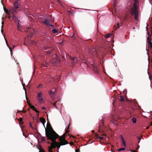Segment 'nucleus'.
<instances>
[{"mask_svg": "<svg viewBox=\"0 0 152 152\" xmlns=\"http://www.w3.org/2000/svg\"><path fill=\"white\" fill-rule=\"evenodd\" d=\"M134 3L133 5L129 8V12L132 16H134V19L137 20L138 18V6L139 5V0H133Z\"/></svg>", "mask_w": 152, "mask_h": 152, "instance_id": "obj_1", "label": "nucleus"}, {"mask_svg": "<svg viewBox=\"0 0 152 152\" xmlns=\"http://www.w3.org/2000/svg\"><path fill=\"white\" fill-rule=\"evenodd\" d=\"M53 130L50 123L47 124V129H45V135L48 139L58 135Z\"/></svg>", "mask_w": 152, "mask_h": 152, "instance_id": "obj_2", "label": "nucleus"}, {"mask_svg": "<svg viewBox=\"0 0 152 152\" xmlns=\"http://www.w3.org/2000/svg\"><path fill=\"white\" fill-rule=\"evenodd\" d=\"M60 61L61 60L59 59L58 56L55 55V57H53L50 61L54 65L56 66L57 64L60 63Z\"/></svg>", "mask_w": 152, "mask_h": 152, "instance_id": "obj_3", "label": "nucleus"}, {"mask_svg": "<svg viewBox=\"0 0 152 152\" xmlns=\"http://www.w3.org/2000/svg\"><path fill=\"white\" fill-rule=\"evenodd\" d=\"M59 136L58 135V134L57 135H56L50 138L49 139H52V140H54V141H55V142L56 143V147H57L58 148V149H59L60 146L61 145H61V142H56V139H57V138H59Z\"/></svg>", "mask_w": 152, "mask_h": 152, "instance_id": "obj_4", "label": "nucleus"}, {"mask_svg": "<svg viewBox=\"0 0 152 152\" xmlns=\"http://www.w3.org/2000/svg\"><path fill=\"white\" fill-rule=\"evenodd\" d=\"M8 18L10 20H12L15 22H18V24L17 25V27L19 29V21L17 17H15L14 15H11L10 14L9 16H8Z\"/></svg>", "mask_w": 152, "mask_h": 152, "instance_id": "obj_5", "label": "nucleus"}, {"mask_svg": "<svg viewBox=\"0 0 152 152\" xmlns=\"http://www.w3.org/2000/svg\"><path fill=\"white\" fill-rule=\"evenodd\" d=\"M48 140H50L52 142L50 143V146H48V151L49 152H53L52 150V148H55L56 147V143L55 142L54 140H53L51 139H48Z\"/></svg>", "mask_w": 152, "mask_h": 152, "instance_id": "obj_6", "label": "nucleus"}, {"mask_svg": "<svg viewBox=\"0 0 152 152\" xmlns=\"http://www.w3.org/2000/svg\"><path fill=\"white\" fill-rule=\"evenodd\" d=\"M4 9L5 12L7 14H8V16H9L10 14L11 15H13L12 13L16 12V10L13 7H12L9 10H7L4 8Z\"/></svg>", "mask_w": 152, "mask_h": 152, "instance_id": "obj_7", "label": "nucleus"}, {"mask_svg": "<svg viewBox=\"0 0 152 152\" xmlns=\"http://www.w3.org/2000/svg\"><path fill=\"white\" fill-rule=\"evenodd\" d=\"M66 57L67 59H70L72 63H76L78 61V59L77 57H73L70 56L68 54L66 53Z\"/></svg>", "mask_w": 152, "mask_h": 152, "instance_id": "obj_8", "label": "nucleus"}, {"mask_svg": "<svg viewBox=\"0 0 152 152\" xmlns=\"http://www.w3.org/2000/svg\"><path fill=\"white\" fill-rule=\"evenodd\" d=\"M59 140L61 143V145H64L68 143V142L65 139V137L64 136H61L59 138Z\"/></svg>", "mask_w": 152, "mask_h": 152, "instance_id": "obj_9", "label": "nucleus"}, {"mask_svg": "<svg viewBox=\"0 0 152 152\" xmlns=\"http://www.w3.org/2000/svg\"><path fill=\"white\" fill-rule=\"evenodd\" d=\"M92 68L94 73L99 74V71L97 65L93 64H92Z\"/></svg>", "mask_w": 152, "mask_h": 152, "instance_id": "obj_10", "label": "nucleus"}, {"mask_svg": "<svg viewBox=\"0 0 152 152\" xmlns=\"http://www.w3.org/2000/svg\"><path fill=\"white\" fill-rule=\"evenodd\" d=\"M27 32L30 34L29 36L31 37L34 34V29L31 28H28L27 29Z\"/></svg>", "mask_w": 152, "mask_h": 152, "instance_id": "obj_11", "label": "nucleus"}, {"mask_svg": "<svg viewBox=\"0 0 152 152\" xmlns=\"http://www.w3.org/2000/svg\"><path fill=\"white\" fill-rule=\"evenodd\" d=\"M60 103L61 102L60 100L56 101V102L53 103H51V104L53 105V106H54L57 109H58V108L57 106V104L58 105L60 104Z\"/></svg>", "mask_w": 152, "mask_h": 152, "instance_id": "obj_12", "label": "nucleus"}, {"mask_svg": "<svg viewBox=\"0 0 152 152\" xmlns=\"http://www.w3.org/2000/svg\"><path fill=\"white\" fill-rule=\"evenodd\" d=\"M49 49H50L47 51L46 52H45L47 53V54H48L49 53H50L51 51L53 50V49L50 48V47H46L44 48V50H47Z\"/></svg>", "mask_w": 152, "mask_h": 152, "instance_id": "obj_13", "label": "nucleus"}, {"mask_svg": "<svg viewBox=\"0 0 152 152\" xmlns=\"http://www.w3.org/2000/svg\"><path fill=\"white\" fill-rule=\"evenodd\" d=\"M41 94L40 93H39L37 94V99L39 100V101L40 102H42L43 101V99L42 97L41 96Z\"/></svg>", "mask_w": 152, "mask_h": 152, "instance_id": "obj_14", "label": "nucleus"}, {"mask_svg": "<svg viewBox=\"0 0 152 152\" xmlns=\"http://www.w3.org/2000/svg\"><path fill=\"white\" fill-rule=\"evenodd\" d=\"M37 147L39 150V152H45L44 150L40 145L37 146Z\"/></svg>", "mask_w": 152, "mask_h": 152, "instance_id": "obj_15", "label": "nucleus"}, {"mask_svg": "<svg viewBox=\"0 0 152 152\" xmlns=\"http://www.w3.org/2000/svg\"><path fill=\"white\" fill-rule=\"evenodd\" d=\"M29 106H30L31 108L34 111H35L36 113H38L37 115H38V114L39 113L38 111L31 104H29Z\"/></svg>", "mask_w": 152, "mask_h": 152, "instance_id": "obj_16", "label": "nucleus"}, {"mask_svg": "<svg viewBox=\"0 0 152 152\" xmlns=\"http://www.w3.org/2000/svg\"><path fill=\"white\" fill-rule=\"evenodd\" d=\"M42 23H44L48 26H50V25L49 23V21L47 19H45L42 22Z\"/></svg>", "mask_w": 152, "mask_h": 152, "instance_id": "obj_17", "label": "nucleus"}, {"mask_svg": "<svg viewBox=\"0 0 152 152\" xmlns=\"http://www.w3.org/2000/svg\"><path fill=\"white\" fill-rule=\"evenodd\" d=\"M18 5L19 4L18 3V1H16L14 3V8L16 10L19 8Z\"/></svg>", "mask_w": 152, "mask_h": 152, "instance_id": "obj_18", "label": "nucleus"}, {"mask_svg": "<svg viewBox=\"0 0 152 152\" xmlns=\"http://www.w3.org/2000/svg\"><path fill=\"white\" fill-rule=\"evenodd\" d=\"M124 19L125 20H131L132 18L130 16H129L128 15H126L125 17H124Z\"/></svg>", "mask_w": 152, "mask_h": 152, "instance_id": "obj_19", "label": "nucleus"}, {"mask_svg": "<svg viewBox=\"0 0 152 152\" xmlns=\"http://www.w3.org/2000/svg\"><path fill=\"white\" fill-rule=\"evenodd\" d=\"M40 121L42 123L43 126H44L45 123L46 122L45 119L43 118H40Z\"/></svg>", "mask_w": 152, "mask_h": 152, "instance_id": "obj_20", "label": "nucleus"}, {"mask_svg": "<svg viewBox=\"0 0 152 152\" xmlns=\"http://www.w3.org/2000/svg\"><path fill=\"white\" fill-rule=\"evenodd\" d=\"M91 53L92 55L93 56H95L97 54V52L96 51V49L94 48L93 49L92 52H91Z\"/></svg>", "mask_w": 152, "mask_h": 152, "instance_id": "obj_21", "label": "nucleus"}, {"mask_svg": "<svg viewBox=\"0 0 152 152\" xmlns=\"http://www.w3.org/2000/svg\"><path fill=\"white\" fill-rule=\"evenodd\" d=\"M49 94L50 95L51 97H52L55 94V92H52V91H49Z\"/></svg>", "mask_w": 152, "mask_h": 152, "instance_id": "obj_22", "label": "nucleus"}, {"mask_svg": "<svg viewBox=\"0 0 152 152\" xmlns=\"http://www.w3.org/2000/svg\"><path fill=\"white\" fill-rule=\"evenodd\" d=\"M95 136H96V138H98L100 140H102L103 139H104V137H99V134H96Z\"/></svg>", "mask_w": 152, "mask_h": 152, "instance_id": "obj_23", "label": "nucleus"}, {"mask_svg": "<svg viewBox=\"0 0 152 152\" xmlns=\"http://www.w3.org/2000/svg\"><path fill=\"white\" fill-rule=\"evenodd\" d=\"M42 65L44 67H47L48 66V64L45 61L42 63Z\"/></svg>", "mask_w": 152, "mask_h": 152, "instance_id": "obj_24", "label": "nucleus"}, {"mask_svg": "<svg viewBox=\"0 0 152 152\" xmlns=\"http://www.w3.org/2000/svg\"><path fill=\"white\" fill-rule=\"evenodd\" d=\"M117 27H116L115 26H114L113 27L114 30H116L119 27V23H117Z\"/></svg>", "mask_w": 152, "mask_h": 152, "instance_id": "obj_25", "label": "nucleus"}, {"mask_svg": "<svg viewBox=\"0 0 152 152\" xmlns=\"http://www.w3.org/2000/svg\"><path fill=\"white\" fill-rule=\"evenodd\" d=\"M5 41H6V44H7V45L8 46V47H9V49H10V51L11 52H12V48H10V46H9V44H8L7 43V40L6 39H5Z\"/></svg>", "mask_w": 152, "mask_h": 152, "instance_id": "obj_26", "label": "nucleus"}, {"mask_svg": "<svg viewBox=\"0 0 152 152\" xmlns=\"http://www.w3.org/2000/svg\"><path fill=\"white\" fill-rule=\"evenodd\" d=\"M147 43L148 44L150 43L151 42V38H149V37H148L147 38Z\"/></svg>", "mask_w": 152, "mask_h": 152, "instance_id": "obj_27", "label": "nucleus"}, {"mask_svg": "<svg viewBox=\"0 0 152 152\" xmlns=\"http://www.w3.org/2000/svg\"><path fill=\"white\" fill-rule=\"evenodd\" d=\"M67 12L68 13L69 15L70 14L71 15H73V13L72 12V9H71L70 10L68 11Z\"/></svg>", "mask_w": 152, "mask_h": 152, "instance_id": "obj_28", "label": "nucleus"}, {"mask_svg": "<svg viewBox=\"0 0 152 152\" xmlns=\"http://www.w3.org/2000/svg\"><path fill=\"white\" fill-rule=\"evenodd\" d=\"M121 99L120 101L121 102H123L124 101V98L123 96L121 95L120 96Z\"/></svg>", "mask_w": 152, "mask_h": 152, "instance_id": "obj_29", "label": "nucleus"}, {"mask_svg": "<svg viewBox=\"0 0 152 152\" xmlns=\"http://www.w3.org/2000/svg\"><path fill=\"white\" fill-rule=\"evenodd\" d=\"M132 122L134 123H135L136 122V118H133L132 119Z\"/></svg>", "mask_w": 152, "mask_h": 152, "instance_id": "obj_30", "label": "nucleus"}, {"mask_svg": "<svg viewBox=\"0 0 152 152\" xmlns=\"http://www.w3.org/2000/svg\"><path fill=\"white\" fill-rule=\"evenodd\" d=\"M104 125L103 124V120H102V121H101L100 123V127H101L102 126H103Z\"/></svg>", "mask_w": 152, "mask_h": 152, "instance_id": "obj_31", "label": "nucleus"}, {"mask_svg": "<svg viewBox=\"0 0 152 152\" xmlns=\"http://www.w3.org/2000/svg\"><path fill=\"white\" fill-rule=\"evenodd\" d=\"M18 121L19 122H20V123L21 124H23V118L21 117L19 118Z\"/></svg>", "mask_w": 152, "mask_h": 152, "instance_id": "obj_32", "label": "nucleus"}, {"mask_svg": "<svg viewBox=\"0 0 152 152\" xmlns=\"http://www.w3.org/2000/svg\"><path fill=\"white\" fill-rule=\"evenodd\" d=\"M152 47V43L148 44V48L150 49H151Z\"/></svg>", "mask_w": 152, "mask_h": 152, "instance_id": "obj_33", "label": "nucleus"}, {"mask_svg": "<svg viewBox=\"0 0 152 152\" xmlns=\"http://www.w3.org/2000/svg\"><path fill=\"white\" fill-rule=\"evenodd\" d=\"M111 35V34H106L105 36V37L106 38H107L109 37Z\"/></svg>", "mask_w": 152, "mask_h": 152, "instance_id": "obj_34", "label": "nucleus"}, {"mask_svg": "<svg viewBox=\"0 0 152 152\" xmlns=\"http://www.w3.org/2000/svg\"><path fill=\"white\" fill-rule=\"evenodd\" d=\"M52 32L53 34H56L58 32V31L56 29H53L52 30Z\"/></svg>", "mask_w": 152, "mask_h": 152, "instance_id": "obj_35", "label": "nucleus"}, {"mask_svg": "<svg viewBox=\"0 0 152 152\" xmlns=\"http://www.w3.org/2000/svg\"><path fill=\"white\" fill-rule=\"evenodd\" d=\"M50 39V37L49 36H46L45 38V40H49Z\"/></svg>", "mask_w": 152, "mask_h": 152, "instance_id": "obj_36", "label": "nucleus"}, {"mask_svg": "<svg viewBox=\"0 0 152 152\" xmlns=\"http://www.w3.org/2000/svg\"><path fill=\"white\" fill-rule=\"evenodd\" d=\"M125 149H126V148H123L118 149V151H124L125 150Z\"/></svg>", "mask_w": 152, "mask_h": 152, "instance_id": "obj_37", "label": "nucleus"}, {"mask_svg": "<svg viewBox=\"0 0 152 152\" xmlns=\"http://www.w3.org/2000/svg\"><path fill=\"white\" fill-rule=\"evenodd\" d=\"M69 125H68L67 129H65L66 130V133H67L69 132Z\"/></svg>", "mask_w": 152, "mask_h": 152, "instance_id": "obj_38", "label": "nucleus"}, {"mask_svg": "<svg viewBox=\"0 0 152 152\" xmlns=\"http://www.w3.org/2000/svg\"><path fill=\"white\" fill-rule=\"evenodd\" d=\"M122 145L125 147H126V145L125 141L122 142Z\"/></svg>", "mask_w": 152, "mask_h": 152, "instance_id": "obj_39", "label": "nucleus"}, {"mask_svg": "<svg viewBox=\"0 0 152 152\" xmlns=\"http://www.w3.org/2000/svg\"><path fill=\"white\" fill-rule=\"evenodd\" d=\"M121 140L122 142L124 141V138L122 135L121 136Z\"/></svg>", "mask_w": 152, "mask_h": 152, "instance_id": "obj_40", "label": "nucleus"}, {"mask_svg": "<svg viewBox=\"0 0 152 152\" xmlns=\"http://www.w3.org/2000/svg\"><path fill=\"white\" fill-rule=\"evenodd\" d=\"M52 92H56V89L55 88H54L52 89V90H51Z\"/></svg>", "mask_w": 152, "mask_h": 152, "instance_id": "obj_41", "label": "nucleus"}, {"mask_svg": "<svg viewBox=\"0 0 152 152\" xmlns=\"http://www.w3.org/2000/svg\"><path fill=\"white\" fill-rule=\"evenodd\" d=\"M74 33H71V34L70 35V36L71 37H72L74 36Z\"/></svg>", "mask_w": 152, "mask_h": 152, "instance_id": "obj_42", "label": "nucleus"}, {"mask_svg": "<svg viewBox=\"0 0 152 152\" xmlns=\"http://www.w3.org/2000/svg\"><path fill=\"white\" fill-rule=\"evenodd\" d=\"M47 35V33H43L42 34V35L43 37H44L45 36H46Z\"/></svg>", "mask_w": 152, "mask_h": 152, "instance_id": "obj_43", "label": "nucleus"}, {"mask_svg": "<svg viewBox=\"0 0 152 152\" xmlns=\"http://www.w3.org/2000/svg\"><path fill=\"white\" fill-rule=\"evenodd\" d=\"M41 141H42V142H43V141H45V138L43 137H42V140H41Z\"/></svg>", "mask_w": 152, "mask_h": 152, "instance_id": "obj_44", "label": "nucleus"}, {"mask_svg": "<svg viewBox=\"0 0 152 152\" xmlns=\"http://www.w3.org/2000/svg\"><path fill=\"white\" fill-rule=\"evenodd\" d=\"M26 100H28V98L27 97V96L26 93Z\"/></svg>", "mask_w": 152, "mask_h": 152, "instance_id": "obj_45", "label": "nucleus"}, {"mask_svg": "<svg viewBox=\"0 0 152 152\" xmlns=\"http://www.w3.org/2000/svg\"><path fill=\"white\" fill-rule=\"evenodd\" d=\"M29 126L31 128H32V129H34V128H33L32 125L31 123H30Z\"/></svg>", "mask_w": 152, "mask_h": 152, "instance_id": "obj_46", "label": "nucleus"}, {"mask_svg": "<svg viewBox=\"0 0 152 152\" xmlns=\"http://www.w3.org/2000/svg\"><path fill=\"white\" fill-rule=\"evenodd\" d=\"M23 112L24 113H26V110H24V111H19L18 112Z\"/></svg>", "mask_w": 152, "mask_h": 152, "instance_id": "obj_47", "label": "nucleus"}, {"mask_svg": "<svg viewBox=\"0 0 152 152\" xmlns=\"http://www.w3.org/2000/svg\"><path fill=\"white\" fill-rule=\"evenodd\" d=\"M27 103L28 104V105H29V104H31L29 102V101H28V100H27Z\"/></svg>", "mask_w": 152, "mask_h": 152, "instance_id": "obj_48", "label": "nucleus"}, {"mask_svg": "<svg viewBox=\"0 0 152 152\" xmlns=\"http://www.w3.org/2000/svg\"><path fill=\"white\" fill-rule=\"evenodd\" d=\"M42 109L43 110H45L46 109V108L45 107H43L42 108Z\"/></svg>", "mask_w": 152, "mask_h": 152, "instance_id": "obj_49", "label": "nucleus"}, {"mask_svg": "<svg viewBox=\"0 0 152 152\" xmlns=\"http://www.w3.org/2000/svg\"><path fill=\"white\" fill-rule=\"evenodd\" d=\"M1 23H2V26H1V28H2V27H3V24H4V22L2 21V22Z\"/></svg>", "mask_w": 152, "mask_h": 152, "instance_id": "obj_50", "label": "nucleus"}, {"mask_svg": "<svg viewBox=\"0 0 152 152\" xmlns=\"http://www.w3.org/2000/svg\"><path fill=\"white\" fill-rule=\"evenodd\" d=\"M62 58H63V59L64 60H65V57H64V56H62Z\"/></svg>", "mask_w": 152, "mask_h": 152, "instance_id": "obj_51", "label": "nucleus"}, {"mask_svg": "<svg viewBox=\"0 0 152 152\" xmlns=\"http://www.w3.org/2000/svg\"><path fill=\"white\" fill-rule=\"evenodd\" d=\"M76 152H80V151L79 150L76 149L75 151Z\"/></svg>", "mask_w": 152, "mask_h": 152, "instance_id": "obj_52", "label": "nucleus"}, {"mask_svg": "<svg viewBox=\"0 0 152 152\" xmlns=\"http://www.w3.org/2000/svg\"><path fill=\"white\" fill-rule=\"evenodd\" d=\"M137 139L138 140H141V138H140V137H137Z\"/></svg>", "mask_w": 152, "mask_h": 152, "instance_id": "obj_53", "label": "nucleus"}, {"mask_svg": "<svg viewBox=\"0 0 152 152\" xmlns=\"http://www.w3.org/2000/svg\"><path fill=\"white\" fill-rule=\"evenodd\" d=\"M116 1H115L114 2V3L113 4V5H114V6H115L116 5Z\"/></svg>", "mask_w": 152, "mask_h": 152, "instance_id": "obj_54", "label": "nucleus"}, {"mask_svg": "<svg viewBox=\"0 0 152 152\" xmlns=\"http://www.w3.org/2000/svg\"><path fill=\"white\" fill-rule=\"evenodd\" d=\"M50 26H51L52 28H53L54 27V26L53 25H50Z\"/></svg>", "mask_w": 152, "mask_h": 152, "instance_id": "obj_55", "label": "nucleus"}, {"mask_svg": "<svg viewBox=\"0 0 152 152\" xmlns=\"http://www.w3.org/2000/svg\"><path fill=\"white\" fill-rule=\"evenodd\" d=\"M23 84V87H24V89L25 90V91H26V89H25V88H24V86H25V84Z\"/></svg>", "mask_w": 152, "mask_h": 152, "instance_id": "obj_56", "label": "nucleus"}, {"mask_svg": "<svg viewBox=\"0 0 152 152\" xmlns=\"http://www.w3.org/2000/svg\"><path fill=\"white\" fill-rule=\"evenodd\" d=\"M68 134V135H69V136L70 137H74V136H73L72 135V136H70L69 135V134Z\"/></svg>", "mask_w": 152, "mask_h": 152, "instance_id": "obj_57", "label": "nucleus"}, {"mask_svg": "<svg viewBox=\"0 0 152 152\" xmlns=\"http://www.w3.org/2000/svg\"><path fill=\"white\" fill-rule=\"evenodd\" d=\"M137 146H138V148H137V149H136L137 150V149H138V148H139V147H140V146H139V145H137Z\"/></svg>", "mask_w": 152, "mask_h": 152, "instance_id": "obj_58", "label": "nucleus"}, {"mask_svg": "<svg viewBox=\"0 0 152 152\" xmlns=\"http://www.w3.org/2000/svg\"><path fill=\"white\" fill-rule=\"evenodd\" d=\"M34 70L33 73H34L35 72V69H36V68L34 67Z\"/></svg>", "mask_w": 152, "mask_h": 152, "instance_id": "obj_59", "label": "nucleus"}, {"mask_svg": "<svg viewBox=\"0 0 152 152\" xmlns=\"http://www.w3.org/2000/svg\"><path fill=\"white\" fill-rule=\"evenodd\" d=\"M15 47V45H13V47L12 48V49H14V48Z\"/></svg>", "mask_w": 152, "mask_h": 152, "instance_id": "obj_60", "label": "nucleus"}, {"mask_svg": "<svg viewBox=\"0 0 152 152\" xmlns=\"http://www.w3.org/2000/svg\"><path fill=\"white\" fill-rule=\"evenodd\" d=\"M70 144H71L72 145H73V143L72 142H71Z\"/></svg>", "mask_w": 152, "mask_h": 152, "instance_id": "obj_61", "label": "nucleus"}, {"mask_svg": "<svg viewBox=\"0 0 152 152\" xmlns=\"http://www.w3.org/2000/svg\"><path fill=\"white\" fill-rule=\"evenodd\" d=\"M32 43H33L34 44L35 43V42L34 41H33V42H32Z\"/></svg>", "mask_w": 152, "mask_h": 152, "instance_id": "obj_62", "label": "nucleus"}, {"mask_svg": "<svg viewBox=\"0 0 152 152\" xmlns=\"http://www.w3.org/2000/svg\"><path fill=\"white\" fill-rule=\"evenodd\" d=\"M3 31V30L2 29H1V32L2 33Z\"/></svg>", "mask_w": 152, "mask_h": 152, "instance_id": "obj_63", "label": "nucleus"}, {"mask_svg": "<svg viewBox=\"0 0 152 152\" xmlns=\"http://www.w3.org/2000/svg\"><path fill=\"white\" fill-rule=\"evenodd\" d=\"M140 136H141V137H140V138H142V135H141Z\"/></svg>", "mask_w": 152, "mask_h": 152, "instance_id": "obj_64", "label": "nucleus"}]
</instances>
